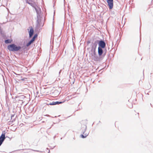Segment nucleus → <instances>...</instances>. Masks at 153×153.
Here are the masks:
<instances>
[{
  "mask_svg": "<svg viewBox=\"0 0 153 153\" xmlns=\"http://www.w3.org/2000/svg\"><path fill=\"white\" fill-rule=\"evenodd\" d=\"M14 121V119H13L12 121Z\"/></svg>",
  "mask_w": 153,
  "mask_h": 153,
  "instance_id": "nucleus-22",
  "label": "nucleus"
},
{
  "mask_svg": "<svg viewBox=\"0 0 153 153\" xmlns=\"http://www.w3.org/2000/svg\"><path fill=\"white\" fill-rule=\"evenodd\" d=\"M50 152V150H49V152L48 153H49Z\"/></svg>",
  "mask_w": 153,
  "mask_h": 153,
  "instance_id": "nucleus-23",
  "label": "nucleus"
},
{
  "mask_svg": "<svg viewBox=\"0 0 153 153\" xmlns=\"http://www.w3.org/2000/svg\"><path fill=\"white\" fill-rule=\"evenodd\" d=\"M97 45V43L96 41L92 42L91 45V51H96Z\"/></svg>",
  "mask_w": 153,
  "mask_h": 153,
  "instance_id": "nucleus-6",
  "label": "nucleus"
},
{
  "mask_svg": "<svg viewBox=\"0 0 153 153\" xmlns=\"http://www.w3.org/2000/svg\"><path fill=\"white\" fill-rule=\"evenodd\" d=\"M38 35L37 34H35L33 37L32 39L30 40L27 44L26 46L28 47L35 41V39L37 37Z\"/></svg>",
  "mask_w": 153,
  "mask_h": 153,
  "instance_id": "nucleus-9",
  "label": "nucleus"
},
{
  "mask_svg": "<svg viewBox=\"0 0 153 153\" xmlns=\"http://www.w3.org/2000/svg\"><path fill=\"white\" fill-rule=\"evenodd\" d=\"M107 2L110 9H111L113 7V0H107Z\"/></svg>",
  "mask_w": 153,
  "mask_h": 153,
  "instance_id": "nucleus-10",
  "label": "nucleus"
},
{
  "mask_svg": "<svg viewBox=\"0 0 153 153\" xmlns=\"http://www.w3.org/2000/svg\"><path fill=\"white\" fill-rule=\"evenodd\" d=\"M35 10L37 14V24L36 25V28L37 29H39L41 27H42L44 25V22L43 21V18L41 16V11L39 9L35 8Z\"/></svg>",
  "mask_w": 153,
  "mask_h": 153,
  "instance_id": "nucleus-1",
  "label": "nucleus"
},
{
  "mask_svg": "<svg viewBox=\"0 0 153 153\" xmlns=\"http://www.w3.org/2000/svg\"><path fill=\"white\" fill-rule=\"evenodd\" d=\"M90 42L89 41L88 42V43H90Z\"/></svg>",
  "mask_w": 153,
  "mask_h": 153,
  "instance_id": "nucleus-19",
  "label": "nucleus"
},
{
  "mask_svg": "<svg viewBox=\"0 0 153 153\" xmlns=\"http://www.w3.org/2000/svg\"><path fill=\"white\" fill-rule=\"evenodd\" d=\"M12 40L10 39H7L5 40L4 42L6 44H8L11 43L12 42Z\"/></svg>",
  "mask_w": 153,
  "mask_h": 153,
  "instance_id": "nucleus-15",
  "label": "nucleus"
},
{
  "mask_svg": "<svg viewBox=\"0 0 153 153\" xmlns=\"http://www.w3.org/2000/svg\"><path fill=\"white\" fill-rule=\"evenodd\" d=\"M105 48H98V53L99 56L103 58L106 55V51H104L103 49Z\"/></svg>",
  "mask_w": 153,
  "mask_h": 153,
  "instance_id": "nucleus-5",
  "label": "nucleus"
},
{
  "mask_svg": "<svg viewBox=\"0 0 153 153\" xmlns=\"http://www.w3.org/2000/svg\"><path fill=\"white\" fill-rule=\"evenodd\" d=\"M25 97V96L24 95H21L20 96H16V98H18L19 99V101H20L21 103V104H22L23 103V100H22L24 99Z\"/></svg>",
  "mask_w": 153,
  "mask_h": 153,
  "instance_id": "nucleus-13",
  "label": "nucleus"
},
{
  "mask_svg": "<svg viewBox=\"0 0 153 153\" xmlns=\"http://www.w3.org/2000/svg\"><path fill=\"white\" fill-rule=\"evenodd\" d=\"M55 136L54 137V138H55Z\"/></svg>",
  "mask_w": 153,
  "mask_h": 153,
  "instance_id": "nucleus-21",
  "label": "nucleus"
},
{
  "mask_svg": "<svg viewBox=\"0 0 153 153\" xmlns=\"http://www.w3.org/2000/svg\"><path fill=\"white\" fill-rule=\"evenodd\" d=\"M28 32H29V37L30 38L31 37L34 33V30H33L32 27H31V28L30 29Z\"/></svg>",
  "mask_w": 153,
  "mask_h": 153,
  "instance_id": "nucleus-14",
  "label": "nucleus"
},
{
  "mask_svg": "<svg viewBox=\"0 0 153 153\" xmlns=\"http://www.w3.org/2000/svg\"><path fill=\"white\" fill-rule=\"evenodd\" d=\"M33 150L35 152H43L42 151H39V150Z\"/></svg>",
  "mask_w": 153,
  "mask_h": 153,
  "instance_id": "nucleus-16",
  "label": "nucleus"
},
{
  "mask_svg": "<svg viewBox=\"0 0 153 153\" xmlns=\"http://www.w3.org/2000/svg\"><path fill=\"white\" fill-rule=\"evenodd\" d=\"M83 128H84L85 130H82V132H83V134H81L80 135V137L83 138H84L88 135V133H85V131L86 129H87V126L86 125H83Z\"/></svg>",
  "mask_w": 153,
  "mask_h": 153,
  "instance_id": "nucleus-7",
  "label": "nucleus"
},
{
  "mask_svg": "<svg viewBox=\"0 0 153 153\" xmlns=\"http://www.w3.org/2000/svg\"><path fill=\"white\" fill-rule=\"evenodd\" d=\"M96 42L98 44V48H105L106 47V43L104 40L101 39L100 40H96Z\"/></svg>",
  "mask_w": 153,
  "mask_h": 153,
  "instance_id": "nucleus-4",
  "label": "nucleus"
},
{
  "mask_svg": "<svg viewBox=\"0 0 153 153\" xmlns=\"http://www.w3.org/2000/svg\"><path fill=\"white\" fill-rule=\"evenodd\" d=\"M132 107V105L131 106V108Z\"/></svg>",
  "mask_w": 153,
  "mask_h": 153,
  "instance_id": "nucleus-24",
  "label": "nucleus"
},
{
  "mask_svg": "<svg viewBox=\"0 0 153 153\" xmlns=\"http://www.w3.org/2000/svg\"><path fill=\"white\" fill-rule=\"evenodd\" d=\"M27 3L28 4H29L31 6L33 7L34 9H35V8H36L37 9H39L40 11H41V9L39 8L37 6H35V4L32 2H30L28 1H27Z\"/></svg>",
  "mask_w": 153,
  "mask_h": 153,
  "instance_id": "nucleus-12",
  "label": "nucleus"
},
{
  "mask_svg": "<svg viewBox=\"0 0 153 153\" xmlns=\"http://www.w3.org/2000/svg\"><path fill=\"white\" fill-rule=\"evenodd\" d=\"M64 102H59V101H53L52 102H51L49 104H48V105H59L60 104Z\"/></svg>",
  "mask_w": 153,
  "mask_h": 153,
  "instance_id": "nucleus-11",
  "label": "nucleus"
},
{
  "mask_svg": "<svg viewBox=\"0 0 153 153\" xmlns=\"http://www.w3.org/2000/svg\"><path fill=\"white\" fill-rule=\"evenodd\" d=\"M22 48L20 46L17 45L15 44H12L7 46V49L10 51H17Z\"/></svg>",
  "mask_w": 153,
  "mask_h": 153,
  "instance_id": "nucleus-2",
  "label": "nucleus"
},
{
  "mask_svg": "<svg viewBox=\"0 0 153 153\" xmlns=\"http://www.w3.org/2000/svg\"><path fill=\"white\" fill-rule=\"evenodd\" d=\"M5 131H3L0 137V146L2 144L3 142L5 139Z\"/></svg>",
  "mask_w": 153,
  "mask_h": 153,
  "instance_id": "nucleus-8",
  "label": "nucleus"
},
{
  "mask_svg": "<svg viewBox=\"0 0 153 153\" xmlns=\"http://www.w3.org/2000/svg\"><path fill=\"white\" fill-rule=\"evenodd\" d=\"M14 116V115H12L11 116V119H12V118Z\"/></svg>",
  "mask_w": 153,
  "mask_h": 153,
  "instance_id": "nucleus-17",
  "label": "nucleus"
},
{
  "mask_svg": "<svg viewBox=\"0 0 153 153\" xmlns=\"http://www.w3.org/2000/svg\"><path fill=\"white\" fill-rule=\"evenodd\" d=\"M93 59L96 61H100L103 59V58L100 57L96 53V51H91Z\"/></svg>",
  "mask_w": 153,
  "mask_h": 153,
  "instance_id": "nucleus-3",
  "label": "nucleus"
},
{
  "mask_svg": "<svg viewBox=\"0 0 153 153\" xmlns=\"http://www.w3.org/2000/svg\"><path fill=\"white\" fill-rule=\"evenodd\" d=\"M61 71L62 70H60V71H59V74H60V72H61Z\"/></svg>",
  "mask_w": 153,
  "mask_h": 153,
  "instance_id": "nucleus-18",
  "label": "nucleus"
},
{
  "mask_svg": "<svg viewBox=\"0 0 153 153\" xmlns=\"http://www.w3.org/2000/svg\"><path fill=\"white\" fill-rule=\"evenodd\" d=\"M64 3H65V0H64Z\"/></svg>",
  "mask_w": 153,
  "mask_h": 153,
  "instance_id": "nucleus-20",
  "label": "nucleus"
}]
</instances>
